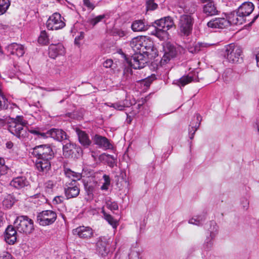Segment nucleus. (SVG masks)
Wrapping results in <instances>:
<instances>
[{
	"label": "nucleus",
	"mask_w": 259,
	"mask_h": 259,
	"mask_svg": "<svg viewBox=\"0 0 259 259\" xmlns=\"http://www.w3.org/2000/svg\"><path fill=\"white\" fill-rule=\"evenodd\" d=\"M56 213L51 210H44L37 213L36 222L42 226L53 224L57 219Z\"/></svg>",
	"instance_id": "423d86ee"
},
{
	"label": "nucleus",
	"mask_w": 259,
	"mask_h": 259,
	"mask_svg": "<svg viewBox=\"0 0 259 259\" xmlns=\"http://www.w3.org/2000/svg\"><path fill=\"white\" fill-rule=\"evenodd\" d=\"M242 51L241 47L234 44L225 46V58L231 63H237L242 60Z\"/></svg>",
	"instance_id": "7ed1b4c3"
},
{
	"label": "nucleus",
	"mask_w": 259,
	"mask_h": 259,
	"mask_svg": "<svg viewBox=\"0 0 259 259\" xmlns=\"http://www.w3.org/2000/svg\"><path fill=\"white\" fill-rule=\"evenodd\" d=\"M154 24L166 31L175 26L174 19L170 16L164 17L155 21Z\"/></svg>",
	"instance_id": "f3484780"
},
{
	"label": "nucleus",
	"mask_w": 259,
	"mask_h": 259,
	"mask_svg": "<svg viewBox=\"0 0 259 259\" xmlns=\"http://www.w3.org/2000/svg\"><path fill=\"white\" fill-rule=\"evenodd\" d=\"M208 27L223 29L229 26L227 18H215L207 23Z\"/></svg>",
	"instance_id": "6ab92c4d"
},
{
	"label": "nucleus",
	"mask_w": 259,
	"mask_h": 259,
	"mask_svg": "<svg viewBox=\"0 0 259 259\" xmlns=\"http://www.w3.org/2000/svg\"><path fill=\"white\" fill-rule=\"evenodd\" d=\"M73 233L83 239L91 238L94 234L93 231L91 228L83 226H79L73 230Z\"/></svg>",
	"instance_id": "dca6fc26"
},
{
	"label": "nucleus",
	"mask_w": 259,
	"mask_h": 259,
	"mask_svg": "<svg viewBox=\"0 0 259 259\" xmlns=\"http://www.w3.org/2000/svg\"><path fill=\"white\" fill-rule=\"evenodd\" d=\"M196 10V6L194 4H188L183 9L184 14L183 15H191L194 14Z\"/></svg>",
	"instance_id": "c9c22d12"
},
{
	"label": "nucleus",
	"mask_w": 259,
	"mask_h": 259,
	"mask_svg": "<svg viewBox=\"0 0 259 259\" xmlns=\"http://www.w3.org/2000/svg\"><path fill=\"white\" fill-rule=\"evenodd\" d=\"M115 259H128L127 252H124L121 250H119L116 253L115 256Z\"/></svg>",
	"instance_id": "8fccbe9b"
},
{
	"label": "nucleus",
	"mask_w": 259,
	"mask_h": 259,
	"mask_svg": "<svg viewBox=\"0 0 259 259\" xmlns=\"http://www.w3.org/2000/svg\"><path fill=\"white\" fill-rule=\"evenodd\" d=\"M198 44L200 45L201 51H203L204 48H206L209 46V45L206 43L198 42Z\"/></svg>",
	"instance_id": "69168bd1"
},
{
	"label": "nucleus",
	"mask_w": 259,
	"mask_h": 259,
	"mask_svg": "<svg viewBox=\"0 0 259 259\" xmlns=\"http://www.w3.org/2000/svg\"><path fill=\"white\" fill-rule=\"evenodd\" d=\"M6 146L8 149H11L13 148L14 144L11 141H8L6 143Z\"/></svg>",
	"instance_id": "338daca9"
},
{
	"label": "nucleus",
	"mask_w": 259,
	"mask_h": 259,
	"mask_svg": "<svg viewBox=\"0 0 259 259\" xmlns=\"http://www.w3.org/2000/svg\"><path fill=\"white\" fill-rule=\"evenodd\" d=\"M188 223L190 224H193L197 226H200L201 225L200 221H199L198 219L196 217V216H194L191 219H190Z\"/></svg>",
	"instance_id": "5fc2aeb1"
},
{
	"label": "nucleus",
	"mask_w": 259,
	"mask_h": 259,
	"mask_svg": "<svg viewBox=\"0 0 259 259\" xmlns=\"http://www.w3.org/2000/svg\"><path fill=\"white\" fill-rule=\"evenodd\" d=\"M229 22V26L230 25H241L245 22V19H244L240 15H239L237 10L231 12L226 17Z\"/></svg>",
	"instance_id": "393cba45"
},
{
	"label": "nucleus",
	"mask_w": 259,
	"mask_h": 259,
	"mask_svg": "<svg viewBox=\"0 0 259 259\" xmlns=\"http://www.w3.org/2000/svg\"><path fill=\"white\" fill-rule=\"evenodd\" d=\"M152 35L156 36L160 40H163L168 38V33L167 31L160 28L159 26L155 25V29L152 31Z\"/></svg>",
	"instance_id": "c756f323"
},
{
	"label": "nucleus",
	"mask_w": 259,
	"mask_h": 259,
	"mask_svg": "<svg viewBox=\"0 0 259 259\" xmlns=\"http://www.w3.org/2000/svg\"><path fill=\"white\" fill-rule=\"evenodd\" d=\"M128 259H141V249L138 247H134L127 252Z\"/></svg>",
	"instance_id": "72a5a7b5"
},
{
	"label": "nucleus",
	"mask_w": 259,
	"mask_h": 259,
	"mask_svg": "<svg viewBox=\"0 0 259 259\" xmlns=\"http://www.w3.org/2000/svg\"><path fill=\"white\" fill-rule=\"evenodd\" d=\"M145 39V36H139L134 37L132 39L130 42V46L133 51L136 53H140L142 45L143 39Z\"/></svg>",
	"instance_id": "c85d7f7f"
},
{
	"label": "nucleus",
	"mask_w": 259,
	"mask_h": 259,
	"mask_svg": "<svg viewBox=\"0 0 259 259\" xmlns=\"http://www.w3.org/2000/svg\"><path fill=\"white\" fill-rule=\"evenodd\" d=\"M201 48L200 45L198 43L196 44L193 48H190L189 49V51L192 53H197L199 51H201Z\"/></svg>",
	"instance_id": "603ef678"
},
{
	"label": "nucleus",
	"mask_w": 259,
	"mask_h": 259,
	"mask_svg": "<svg viewBox=\"0 0 259 259\" xmlns=\"http://www.w3.org/2000/svg\"><path fill=\"white\" fill-rule=\"evenodd\" d=\"M109 104L110 105H108L109 106L113 107L114 109L120 111L123 110L125 107L128 106L127 105H126V104L124 103V101H120L114 103Z\"/></svg>",
	"instance_id": "79ce46f5"
},
{
	"label": "nucleus",
	"mask_w": 259,
	"mask_h": 259,
	"mask_svg": "<svg viewBox=\"0 0 259 259\" xmlns=\"http://www.w3.org/2000/svg\"><path fill=\"white\" fill-rule=\"evenodd\" d=\"M240 203L244 209H247L249 206V201L246 198H242Z\"/></svg>",
	"instance_id": "864d4df0"
},
{
	"label": "nucleus",
	"mask_w": 259,
	"mask_h": 259,
	"mask_svg": "<svg viewBox=\"0 0 259 259\" xmlns=\"http://www.w3.org/2000/svg\"><path fill=\"white\" fill-rule=\"evenodd\" d=\"M84 187L88 195H90L93 194L94 191V187L92 185L87 184L84 185Z\"/></svg>",
	"instance_id": "bf43d9fd"
},
{
	"label": "nucleus",
	"mask_w": 259,
	"mask_h": 259,
	"mask_svg": "<svg viewBox=\"0 0 259 259\" xmlns=\"http://www.w3.org/2000/svg\"><path fill=\"white\" fill-rule=\"evenodd\" d=\"M143 43L142 45V47H141V49L140 51V53L142 54H148L149 51H152L153 45V42L147 39L145 36V39H143Z\"/></svg>",
	"instance_id": "2f4dec72"
},
{
	"label": "nucleus",
	"mask_w": 259,
	"mask_h": 259,
	"mask_svg": "<svg viewBox=\"0 0 259 259\" xmlns=\"http://www.w3.org/2000/svg\"><path fill=\"white\" fill-rule=\"evenodd\" d=\"M74 145L70 143H66L63 146V155L65 157H69L73 153Z\"/></svg>",
	"instance_id": "e433bc0d"
},
{
	"label": "nucleus",
	"mask_w": 259,
	"mask_h": 259,
	"mask_svg": "<svg viewBox=\"0 0 259 259\" xmlns=\"http://www.w3.org/2000/svg\"><path fill=\"white\" fill-rule=\"evenodd\" d=\"M5 239L9 244H14L17 240V231L12 226H9L6 229Z\"/></svg>",
	"instance_id": "5701e85b"
},
{
	"label": "nucleus",
	"mask_w": 259,
	"mask_h": 259,
	"mask_svg": "<svg viewBox=\"0 0 259 259\" xmlns=\"http://www.w3.org/2000/svg\"><path fill=\"white\" fill-rule=\"evenodd\" d=\"M10 186L17 189H21L29 185V181L24 176H18L12 179L10 183Z\"/></svg>",
	"instance_id": "aec40b11"
},
{
	"label": "nucleus",
	"mask_w": 259,
	"mask_h": 259,
	"mask_svg": "<svg viewBox=\"0 0 259 259\" xmlns=\"http://www.w3.org/2000/svg\"><path fill=\"white\" fill-rule=\"evenodd\" d=\"M46 138H52L57 141H61L67 139L66 133L61 129L52 128L46 132L45 134H42Z\"/></svg>",
	"instance_id": "ddd939ff"
},
{
	"label": "nucleus",
	"mask_w": 259,
	"mask_h": 259,
	"mask_svg": "<svg viewBox=\"0 0 259 259\" xmlns=\"http://www.w3.org/2000/svg\"><path fill=\"white\" fill-rule=\"evenodd\" d=\"M102 213L103 214L104 219L111 225L112 227L116 229L117 225V222L113 218L110 214L107 213L104 210H102Z\"/></svg>",
	"instance_id": "f704fd0d"
},
{
	"label": "nucleus",
	"mask_w": 259,
	"mask_h": 259,
	"mask_svg": "<svg viewBox=\"0 0 259 259\" xmlns=\"http://www.w3.org/2000/svg\"><path fill=\"white\" fill-rule=\"evenodd\" d=\"M82 2L83 5L90 11L93 10L97 6V4L93 0H82Z\"/></svg>",
	"instance_id": "c03bdc74"
},
{
	"label": "nucleus",
	"mask_w": 259,
	"mask_h": 259,
	"mask_svg": "<svg viewBox=\"0 0 259 259\" xmlns=\"http://www.w3.org/2000/svg\"><path fill=\"white\" fill-rule=\"evenodd\" d=\"M31 154L37 158L51 160L54 156V151L49 144L36 146L31 149Z\"/></svg>",
	"instance_id": "20e7f679"
},
{
	"label": "nucleus",
	"mask_w": 259,
	"mask_h": 259,
	"mask_svg": "<svg viewBox=\"0 0 259 259\" xmlns=\"http://www.w3.org/2000/svg\"><path fill=\"white\" fill-rule=\"evenodd\" d=\"M14 224L17 230L20 233L30 234L34 230L33 220L26 215L17 217Z\"/></svg>",
	"instance_id": "39448f33"
},
{
	"label": "nucleus",
	"mask_w": 259,
	"mask_h": 259,
	"mask_svg": "<svg viewBox=\"0 0 259 259\" xmlns=\"http://www.w3.org/2000/svg\"><path fill=\"white\" fill-rule=\"evenodd\" d=\"M55 184L54 182L51 180H49V181H47L45 184V188L46 189H48L49 190H52L55 186Z\"/></svg>",
	"instance_id": "13d9d810"
},
{
	"label": "nucleus",
	"mask_w": 259,
	"mask_h": 259,
	"mask_svg": "<svg viewBox=\"0 0 259 259\" xmlns=\"http://www.w3.org/2000/svg\"><path fill=\"white\" fill-rule=\"evenodd\" d=\"M65 174L67 177L71 179V181L77 182L82 178L81 173L74 172L70 169H66L65 170Z\"/></svg>",
	"instance_id": "473e14b6"
},
{
	"label": "nucleus",
	"mask_w": 259,
	"mask_h": 259,
	"mask_svg": "<svg viewBox=\"0 0 259 259\" xmlns=\"http://www.w3.org/2000/svg\"><path fill=\"white\" fill-rule=\"evenodd\" d=\"M254 55L256 61V65L257 67H259V50L254 54Z\"/></svg>",
	"instance_id": "774afa93"
},
{
	"label": "nucleus",
	"mask_w": 259,
	"mask_h": 259,
	"mask_svg": "<svg viewBox=\"0 0 259 259\" xmlns=\"http://www.w3.org/2000/svg\"><path fill=\"white\" fill-rule=\"evenodd\" d=\"M105 157H106V159L107 161L108 165L111 167H113L115 163V159H114L113 156L104 153L101 155L99 158L100 159L102 158L104 159Z\"/></svg>",
	"instance_id": "a19ab883"
},
{
	"label": "nucleus",
	"mask_w": 259,
	"mask_h": 259,
	"mask_svg": "<svg viewBox=\"0 0 259 259\" xmlns=\"http://www.w3.org/2000/svg\"><path fill=\"white\" fill-rule=\"evenodd\" d=\"M10 0H0V15L5 14L10 6Z\"/></svg>",
	"instance_id": "4c0bfd02"
},
{
	"label": "nucleus",
	"mask_w": 259,
	"mask_h": 259,
	"mask_svg": "<svg viewBox=\"0 0 259 259\" xmlns=\"http://www.w3.org/2000/svg\"><path fill=\"white\" fill-rule=\"evenodd\" d=\"M106 206L111 211L118 209V205L117 203L115 201H112L110 199L106 200Z\"/></svg>",
	"instance_id": "a18cd8bd"
},
{
	"label": "nucleus",
	"mask_w": 259,
	"mask_h": 259,
	"mask_svg": "<svg viewBox=\"0 0 259 259\" xmlns=\"http://www.w3.org/2000/svg\"><path fill=\"white\" fill-rule=\"evenodd\" d=\"M147 62V58L141 53L134 54L130 60L131 66L135 69H140L144 68Z\"/></svg>",
	"instance_id": "f8f14e48"
},
{
	"label": "nucleus",
	"mask_w": 259,
	"mask_h": 259,
	"mask_svg": "<svg viewBox=\"0 0 259 259\" xmlns=\"http://www.w3.org/2000/svg\"><path fill=\"white\" fill-rule=\"evenodd\" d=\"M64 197L62 196H58L54 198V201H55L57 203H61L64 200Z\"/></svg>",
	"instance_id": "680f3d73"
},
{
	"label": "nucleus",
	"mask_w": 259,
	"mask_h": 259,
	"mask_svg": "<svg viewBox=\"0 0 259 259\" xmlns=\"http://www.w3.org/2000/svg\"><path fill=\"white\" fill-rule=\"evenodd\" d=\"M105 17V15H101L97 16L94 18H90L89 19V23L93 26H95L99 22L102 21Z\"/></svg>",
	"instance_id": "37998d69"
},
{
	"label": "nucleus",
	"mask_w": 259,
	"mask_h": 259,
	"mask_svg": "<svg viewBox=\"0 0 259 259\" xmlns=\"http://www.w3.org/2000/svg\"><path fill=\"white\" fill-rule=\"evenodd\" d=\"M254 9V5L250 2H246L242 4L237 9V12L239 15L245 19L247 16H249L253 12Z\"/></svg>",
	"instance_id": "2eb2a0df"
},
{
	"label": "nucleus",
	"mask_w": 259,
	"mask_h": 259,
	"mask_svg": "<svg viewBox=\"0 0 259 259\" xmlns=\"http://www.w3.org/2000/svg\"><path fill=\"white\" fill-rule=\"evenodd\" d=\"M29 132L31 133V134H33V135H37L40 138H44V139H46V137H44L42 135V134H45L46 132H40L39 130H29Z\"/></svg>",
	"instance_id": "3c124183"
},
{
	"label": "nucleus",
	"mask_w": 259,
	"mask_h": 259,
	"mask_svg": "<svg viewBox=\"0 0 259 259\" xmlns=\"http://www.w3.org/2000/svg\"><path fill=\"white\" fill-rule=\"evenodd\" d=\"M194 121L191 122L189 128V135L190 139H193L194 135L199 128L201 121V117L199 114H196L194 117Z\"/></svg>",
	"instance_id": "bb28decb"
},
{
	"label": "nucleus",
	"mask_w": 259,
	"mask_h": 259,
	"mask_svg": "<svg viewBox=\"0 0 259 259\" xmlns=\"http://www.w3.org/2000/svg\"><path fill=\"white\" fill-rule=\"evenodd\" d=\"M35 167L40 175L47 174L51 168V160L37 158L35 163Z\"/></svg>",
	"instance_id": "4468645a"
},
{
	"label": "nucleus",
	"mask_w": 259,
	"mask_h": 259,
	"mask_svg": "<svg viewBox=\"0 0 259 259\" xmlns=\"http://www.w3.org/2000/svg\"><path fill=\"white\" fill-rule=\"evenodd\" d=\"M94 141L96 145L105 149H109L112 148V145L109 140L105 137L96 135L94 137Z\"/></svg>",
	"instance_id": "a878e982"
},
{
	"label": "nucleus",
	"mask_w": 259,
	"mask_h": 259,
	"mask_svg": "<svg viewBox=\"0 0 259 259\" xmlns=\"http://www.w3.org/2000/svg\"><path fill=\"white\" fill-rule=\"evenodd\" d=\"M209 227L207 228L208 235L203 244V248L206 250L211 249L213 245V240L218 233V226L214 221H211L209 224Z\"/></svg>",
	"instance_id": "6e6552de"
},
{
	"label": "nucleus",
	"mask_w": 259,
	"mask_h": 259,
	"mask_svg": "<svg viewBox=\"0 0 259 259\" xmlns=\"http://www.w3.org/2000/svg\"><path fill=\"white\" fill-rule=\"evenodd\" d=\"M148 26L141 20L135 21L132 25V29L134 31H144L148 29Z\"/></svg>",
	"instance_id": "7c9ffc66"
},
{
	"label": "nucleus",
	"mask_w": 259,
	"mask_h": 259,
	"mask_svg": "<svg viewBox=\"0 0 259 259\" xmlns=\"http://www.w3.org/2000/svg\"><path fill=\"white\" fill-rule=\"evenodd\" d=\"M0 259H12L11 254L7 251L0 253Z\"/></svg>",
	"instance_id": "6e6d98bb"
},
{
	"label": "nucleus",
	"mask_w": 259,
	"mask_h": 259,
	"mask_svg": "<svg viewBox=\"0 0 259 259\" xmlns=\"http://www.w3.org/2000/svg\"><path fill=\"white\" fill-rule=\"evenodd\" d=\"M49 36L45 30L40 32L38 41L41 45H47L49 43Z\"/></svg>",
	"instance_id": "ea45409f"
},
{
	"label": "nucleus",
	"mask_w": 259,
	"mask_h": 259,
	"mask_svg": "<svg viewBox=\"0 0 259 259\" xmlns=\"http://www.w3.org/2000/svg\"><path fill=\"white\" fill-rule=\"evenodd\" d=\"M64 191L67 199L76 198L80 193L79 184L75 181L66 182L64 186Z\"/></svg>",
	"instance_id": "9d476101"
},
{
	"label": "nucleus",
	"mask_w": 259,
	"mask_h": 259,
	"mask_svg": "<svg viewBox=\"0 0 259 259\" xmlns=\"http://www.w3.org/2000/svg\"><path fill=\"white\" fill-rule=\"evenodd\" d=\"M27 124L28 121L23 116L18 115L8 122V129L12 134L22 140L28 136L27 130L24 127Z\"/></svg>",
	"instance_id": "f257e3e1"
},
{
	"label": "nucleus",
	"mask_w": 259,
	"mask_h": 259,
	"mask_svg": "<svg viewBox=\"0 0 259 259\" xmlns=\"http://www.w3.org/2000/svg\"><path fill=\"white\" fill-rule=\"evenodd\" d=\"M8 167L5 164V160L0 158V177L7 173Z\"/></svg>",
	"instance_id": "de8ad7c7"
},
{
	"label": "nucleus",
	"mask_w": 259,
	"mask_h": 259,
	"mask_svg": "<svg viewBox=\"0 0 259 259\" xmlns=\"http://www.w3.org/2000/svg\"><path fill=\"white\" fill-rule=\"evenodd\" d=\"M7 99L4 96L0 95V108H4L5 107Z\"/></svg>",
	"instance_id": "052dcab7"
},
{
	"label": "nucleus",
	"mask_w": 259,
	"mask_h": 259,
	"mask_svg": "<svg viewBox=\"0 0 259 259\" xmlns=\"http://www.w3.org/2000/svg\"><path fill=\"white\" fill-rule=\"evenodd\" d=\"M203 12L206 16H212L218 14L219 11L213 1H209L203 6Z\"/></svg>",
	"instance_id": "b1692460"
},
{
	"label": "nucleus",
	"mask_w": 259,
	"mask_h": 259,
	"mask_svg": "<svg viewBox=\"0 0 259 259\" xmlns=\"http://www.w3.org/2000/svg\"><path fill=\"white\" fill-rule=\"evenodd\" d=\"M194 19L191 15H182L178 23V30L181 36H188L192 31Z\"/></svg>",
	"instance_id": "f03ea898"
},
{
	"label": "nucleus",
	"mask_w": 259,
	"mask_h": 259,
	"mask_svg": "<svg viewBox=\"0 0 259 259\" xmlns=\"http://www.w3.org/2000/svg\"><path fill=\"white\" fill-rule=\"evenodd\" d=\"M64 19L60 14L55 13L48 18L46 26L48 29L51 30H57L63 28L65 26Z\"/></svg>",
	"instance_id": "0eeeda50"
},
{
	"label": "nucleus",
	"mask_w": 259,
	"mask_h": 259,
	"mask_svg": "<svg viewBox=\"0 0 259 259\" xmlns=\"http://www.w3.org/2000/svg\"><path fill=\"white\" fill-rule=\"evenodd\" d=\"M198 81V77L197 73L194 72L193 73H190L187 75L183 76L179 79L177 80V83L179 86L184 87L192 81Z\"/></svg>",
	"instance_id": "4be33fe9"
},
{
	"label": "nucleus",
	"mask_w": 259,
	"mask_h": 259,
	"mask_svg": "<svg viewBox=\"0 0 259 259\" xmlns=\"http://www.w3.org/2000/svg\"><path fill=\"white\" fill-rule=\"evenodd\" d=\"M127 34V31L122 29L115 28L112 31V34L114 36L123 37Z\"/></svg>",
	"instance_id": "49530a36"
},
{
	"label": "nucleus",
	"mask_w": 259,
	"mask_h": 259,
	"mask_svg": "<svg viewBox=\"0 0 259 259\" xmlns=\"http://www.w3.org/2000/svg\"><path fill=\"white\" fill-rule=\"evenodd\" d=\"M157 4L154 3V0H147L146 2V8L147 10H154L157 9Z\"/></svg>",
	"instance_id": "09e8293b"
},
{
	"label": "nucleus",
	"mask_w": 259,
	"mask_h": 259,
	"mask_svg": "<svg viewBox=\"0 0 259 259\" xmlns=\"http://www.w3.org/2000/svg\"><path fill=\"white\" fill-rule=\"evenodd\" d=\"M76 133L77 135L79 142L82 146L88 147L91 145V141L90 140L89 136L85 132L76 128Z\"/></svg>",
	"instance_id": "cd10ccee"
},
{
	"label": "nucleus",
	"mask_w": 259,
	"mask_h": 259,
	"mask_svg": "<svg viewBox=\"0 0 259 259\" xmlns=\"http://www.w3.org/2000/svg\"><path fill=\"white\" fill-rule=\"evenodd\" d=\"M103 178L105 183H106V184H110V179L109 176L104 175Z\"/></svg>",
	"instance_id": "0e129e2a"
},
{
	"label": "nucleus",
	"mask_w": 259,
	"mask_h": 259,
	"mask_svg": "<svg viewBox=\"0 0 259 259\" xmlns=\"http://www.w3.org/2000/svg\"><path fill=\"white\" fill-rule=\"evenodd\" d=\"M113 64V62L111 59H107L103 63L104 67L108 68H111Z\"/></svg>",
	"instance_id": "4d7b16f0"
},
{
	"label": "nucleus",
	"mask_w": 259,
	"mask_h": 259,
	"mask_svg": "<svg viewBox=\"0 0 259 259\" xmlns=\"http://www.w3.org/2000/svg\"><path fill=\"white\" fill-rule=\"evenodd\" d=\"M8 52L11 55L18 57H22L25 53L24 47L20 44L12 43L8 46Z\"/></svg>",
	"instance_id": "412c9836"
},
{
	"label": "nucleus",
	"mask_w": 259,
	"mask_h": 259,
	"mask_svg": "<svg viewBox=\"0 0 259 259\" xmlns=\"http://www.w3.org/2000/svg\"><path fill=\"white\" fill-rule=\"evenodd\" d=\"M196 216L198 219V220L200 221L201 225L203 223V222L205 221V220L206 219L205 214H202L196 215Z\"/></svg>",
	"instance_id": "e2e57ef3"
},
{
	"label": "nucleus",
	"mask_w": 259,
	"mask_h": 259,
	"mask_svg": "<svg viewBox=\"0 0 259 259\" xmlns=\"http://www.w3.org/2000/svg\"><path fill=\"white\" fill-rule=\"evenodd\" d=\"M15 200L13 196L11 195H8L4 199L3 204L6 208H9L12 206Z\"/></svg>",
	"instance_id": "58836bf2"
},
{
	"label": "nucleus",
	"mask_w": 259,
	"mask_h": 259,
	"mask_svg": "<svg viewBox=\"0 0 259 259\" xmlns=\"http://www.w3.org/2000/svg\"><path fill=\"white\" fill-rule=\"evenodd\" d=\"M65 54V48L60 43L51 44L49 48V55L50 58L55 59L58 56Z\"/></svg>",
	"instance_id": "a211bd4d"
},
{
	"label": "nucleus",
	"mask_w": 259,
	"mask_h": 259,
	"mask_svg": "<svg viewBox=\"0 0 259 259\" xmlns=\"http://www.w3.org/2000/svg\"><path fill=\"white\" fill-rule=\"evenodd\" d=\"M109 243L107 239L104 237H100L97 239L96 243V251L102 256H106L109 252Z\"/></svg>",
	"instance_id": "9b49d317"
},
{
	"label": "nucleus",
	"mask_w": 259,
	"mask_h": 259,
	"mask_svg": "<svg viewBox=\"0 0 259 259\" xmlns=\"http://www.w3.org/2000/svg\"><path fill=\"white\" fill-rule=\"evenodd\" d=\"M163 50L164 53L159 62L161 66L168 64L171 59L176 57L178 53L176 47L170 42L165 44L163 47Z\"/></svg>",
	"instance_id": "1a4fd4ad"
}]
</instances>
